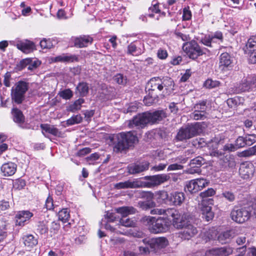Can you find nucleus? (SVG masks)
Listing matches in <instances>:
<instances>
[{"mask_svg":"<svg viewBox=\"0 0 256 256\" xmlns=\"http://www.w3.org/2000/svg\"><path fill=\"white\" fill-rule=\"evenodd\" d=\"M144 178L148 180V181H142L140 179H135L133 181L128 180L116 184L115 188L118 190L140 188H153L168 181L170 179V176L167 174H160L152 176H146Z\"/></svg>","mask_w":256,"mask_h":256,"instance_id":"f257e3e1","label":"nucleus"},{"mask_svg":"<svg viewBox=\"0 0 256 256\" xmlns=\"http://www.w3.org/2000/svg\"><path fill=\"white\" fill-rule=\"evenodd\" d=\"M113 150L116 153L126 152L138 140V138L130 132H120L112 138Z\"/></svg>","mask_w":256,"mask_h":256,"instance_id":"f03ea898","label":"nucleus"},{"mask_svg":"<svg viewBox=\"0 0 256 256\" xmlns=\"http://www.w3.org/2000/svg\"><path fill=\"white\" fill-rule=\"evenodd\" d=\"M140 222L148 228L152 234H160L166 232L170 229V222L166 218L159 217L156 218L150 216H144Z\"/></svg>","mask_w":256,"mask_h":256,"instance_id":"7ed1b4c3","label":"nucleus"},{"mask_svg":"<svg viewBox=\"0 0 256 256\" xmlns=\"http://www.w3.org/2000/svg\"><path fill=\"white\" fill-rule=\"evenodd\" d=\"M215 194V190L213 188H210L200 194V197L202 198L200 205L202 218L208 222L212 220L214 216V214L212 210V208L210 206L213 204L214 200L208 198L214 196Z\"/></svg>","mask_w":256,"mask_h":256,"instance_id":"20e7f679","label":"nucleus"},{"mask_svg":"<svg viewBox=\"0 0 256 256\" xmlns=\"http://www.w3.org/2000/svg\"><path fill=\"white\" fill-rule=\"evenodd\" d=\"M202 131V126L200 122L188 124L180 128L176 139L177 141L183 142L200 134Z\"/></svg>","mask_w":256,"mask_h":256,"instance_id":"39448f33","label":"nucleus"},{"mask_svg":"<svg viewBox=\"0 0 256 256\" xmlns=\"http://www.w3.org/2000/svg\"><path fill=\"white\" fill-rule=\"evenodd\" d=\"M173 80L168 77H154L150 79L147 83L146 88L148 92H160L164 88L168 90L174 84Z\"/></svg>","mask_w":256,"mask_h":256,"instance_id":"423d86ee","label":"nucleus"},{"mask_svg":"<svg viewBox=\"0 0 256 256\" xmlns=\"http://www.w3.org/2000/svg\"><path fill=\"white\" fill-rule=\"evenodd\" d=\"M182 50L188 57L195 60L205 54L204 50L207 49L202 48L196 40H192L183 44Z\"/></svg>","mask_w":256,"mask_h":256,"instance_id":"0eeeda50","label":"nucleus"},{"mask_svg":"<svg viewBox=\"0 0 256 256\" xmlns=\"http://www.w3.org/2000/svg\"><path fill=\"white\" fill-rule=\"evenodd\" d=\"M170 215L172 218V224L176 229L180 230L193 220L192 216L189 212L181 214L176 210H171Z\"/></svg>","mask_w":256,"mask_h":256,"instance_id":"6e6552de","label":"nucleus"},{"mask_svg":"<svg viewBox=\"0 0 256 256\" xmlns=\"http://www.w3.org/2000/svg\"><path fill=\"white\" fill-rule=\"evenodd\" d=\"M236 234L234 230H230L222 232L218 236L216 230H209L205 233V236L208 240H217L222 244L229 242L234 238Z\"/></svg>","mask_w":256,"mask_h":256,"instance_id":"1a4fd4ad","label":"nucleus"},{"mask_svg":"<svg viewBox=\"0 0 256 256\" xmlns=\"http://www.w3.org/2000/svg\"><path fill=\"white\" fill-rule=\"evenodd\" d=\"M118 213L122 215V218L120 220V223L126 227H135L136 221L132 219L128 218V214H134L136 212V209L133 206H122L116 209Z\"/></svg>","mask_w":256,"mask_h":256,"instance_id":"9d476101","label":"nucleus"},{"mask_svg":"<svg viewBox=\"0 0 256 256\" xmlns=\"http://www.w3.org/2000/svg\"><path fill=\"white\" fill-rule=\"evenodd\" d=\"M28 88V84L20 80L12 89V100L17 104H22L24 100L25 94Z\"/></svg>","mask_w":256,"mask_h":256,"instance_id":"9b49d317","label":"nucleus"},{"mask_svg":"<svg viewBox=\"0 0 256 256\" xmlns=\"http://www.w3.org/2000/svg\"><path fill=\"white\" fill-rule=\"evenodd\" d=\"M148 124H150V120L148 111L138 114L128 122V126L131 128L136 127L142 129Z\"/></svg>","mask_w":256,"mask_h":256,"instance_id":"f8f14e48","label":"nucleus"},{"mask_svg":"<svg viewBox=\"0 0 256 256\" xmlns=\"http://www.w3.org/2000/svg\"><path fill=\"white\" fill-rule=\"evenodd\" d=\"M148 124H150V120L148 111L138 114L128 122V126L131 128L136 127L142 129Z\"/></svg>","mask_w":256,"mask_h":256,"instance_id":"ddd939ff","label":"nucleus"},{"mask_svg":"<svg viewBox=\"0 0 256 256\" xmlns=\"http://www.w3.org/2000/svg\"><path fill=\"white\" fill-rule=\"evenodd\" d=\"M178 232V237L184 240H189L198 233L197 228L193 224L192 221L182 228Z\"/></svg>","mask_w":256,"mask_h":256,"instance_id":"4468645a","label":"nucleus"},{"mask_svg":"<svg viewBox=\"0 0 256 256\" xmlns=\"http://www.w3.org/2000/svg\"><path fill=\"white\" fill-rule=\"evenodd\" d=\"M206 164V160L201 156H198L190 162L189 166L190 168L188 169L187 172L190 174H200L202 170L201 166Z\"/></svg>","mask_w":256,"mask_h":256,"instance_id":"2eb2a0df","label":"nucleus"},{"mask_svg":"<svg viewBox=\"0 0 256 256\" xmlns=\"http://www.w3.org/2000/svg\"><path fill=\"white\" fill-rule=\"evenodd\" d=\"M150 162L146 160L137 162L128 166V172L130 174H136L148 170Z\"/></svg>","mask_w":256,"mask_h":256,"instance_id":"dca6fc26","label":"nucleus"},{"mask_svg":"<svg viewBox=\"0 0 256 256\" xmlns=\"http://www.w3.org/2000/svg\"><path fill=\"white\" fill-rule=\"evenodd\" d=\"M144 241L150 246L152 250H154L158 248H164L168 244V240L164 237L156 238H144Z\"/></svg>","mask_w":256,"mask_h":256,"instance_id":"f3484780","label":"nucleus"},{"mask_svg":"<svg viewBox=\"0 0 256 256\" xmlns=\"http://www.w3.org/2000/svg\"><path fill=\"white\" fill-rule=\"evenodd\" d=\"M148 112L150 125L160 124L168 116L166 112L163 110Z\"/></svg>","mask_w":256,"mask_h":256,"instance_id":"a211bd4d","label":"nucleus"},{"mask_svg":"<svg viewBox=\"0 0 256 256\" xmlns=\"http://www.w3.org/2000/svg\"><path fill=\"white\" fill-rule=\"evenodd\" d=\"M222 140H218V139L212 140L207 142V146L210 150V155L212 156H214L218 158H221L224 156V153L222 150H218V144H222Z\"/></svg>","mask_w":256,"mask_h":256,"instance_id":"6ab92c4d","label":"nucleus"},{"mask_svg":"<svg viewBox=\"0 0 256 256\" xmlns=\"http://www.w3.org/2000/svg\"><path fill=\"white\" fill-rule=\"evenodd\" d=\"M252 164L250 163H241V178L246 180V184L244 186L246 188H248L251 184L249 179L252 172Z\"/></svg>","mask_w":256,"mask_h":256,"instance_id":"aec40b11","label":"nucleus"},{"mask_svg":"<svg viewBox=\"0 0 256 256\" xmlns=\"http://www.w3.org/2000/svg\"><path fill=\"white\" fill-rule=\"evenodd\" d=\"M17 48L25 54H29L36 50L34 43L28 40L18 42L16 44Z\"/></svg>","mask_w":256,"mask_h":256,"instance_id":"412c9836","label":"nucleus"},{"mask_svg":"<svg viewBox=\"0 0 256 256\" xmlns=\"http://www.w3.org/2000/svg\"><path fill=\"white\" fill-rule=\"evenodd\" d=\"M186 199L185 194L183 192L176 191L170 192V204L174 206H180Z\"/></svg>","mask_w":256,"mask_h":256,"instance_id":"4be33fe9","label":"nucleus"},{"mask_svg":"<svg viewBox=\"0 0 256 256\" xmlns=\"http://www.w3.org/2000/svg\"><path fill=\"white\" fill-rule=\"evenodd\" d=\"M32 216L33 214L28 210H22L18 212L15 216L16 225L24 226V223L28 220Z\"/></svg>","mask_w":256,"mask_h":256,"instance_id":"5701e85b","label":"nucleus"},{"mask_svg":"<svg viewBox=\"0 0 256 256\" xmlns=\"http://www.w3.org/2000/svg\"><path fill=\"white\" fill-rule=\"evenodd\" d=\"M17 165L12 162L3 164L1 167V171L4 176H9L14 175L16 172Z\"/></svg>","mask_w":256,"mask_h":256,"instance_id":"b1692460","label":"nucleus"},{"mask_svg":"<svg viewBox=\"0 0 256 256\" xmlns=\"http://www.w3.org/2000/svg\"><path fill=\"white\" fill-rule=\"evenodd\" d=\"M93 38L89 36H83L77 38L74 40V46L78 48L86 47L92 44Z\"/></svg>","mask_w":256,"mask_h":256,"instance_id":"393cba45","label":"nucleus"},{"mask_svg":"<svg viewBox=\"0 0 256 256\" xmlns=\"http://www.w3.org/2000/svg\"><path fill=\"white\" fill-rule=\"evenodd\" d=\"M40 127L42 130V134L46 136L47 137L46 135H45L44 131L46 132H48L49 134H52V135L56 136H60L61 134L59 130L54 126L50 125L48 124H41L40 125Z\"/></svg>","mask_w":256,"mask_h":256,"instance_id":"a878e982","label":"nucleus"},{"mask_svg":"<svg viewBox=\"0 0 256 256\" xmlns=\"http://www.w3.org/2000/svg\"><path fill=\"white\" fill-rule=\"evenodd\" d=\"M54 61L55 62H78V58L76 55L72 54H62L54 58Z\"/></svg>","mask_w":256,"mask_h":256,"instance_id":"bb28decb","label":"nucleus"},{"mask_svg":"<svg viewBox=\"0 0 256 256\" xmlns=\"http://www.w3.org/2000/svg\"><path fill=\"white\" fill-rule=\"evenodd\" d=\"M89 92L88 84L86 82H80L76 86V93L81 97L86 96Z\"/></svg>","mask_w":256,"mask_h":256,"instance_id":"cd10ccee","label":"nucleus"},{"mask_svg":"<svg viewBox=\"0 0 256 256\" xmlns=\"http://www.w3.org/2000/svg\"><path fill=\"white\" fill-rule=\"evenodd\" d=\"M12 114L13 120L18 124H23L24 122V116L22 112L17 108H14L12 110Z\"/></svg>","mask_w":256,"mask_h":256,"instance_id":"c85d7f7f","label":"nucleus"},{"mask_svg":"<svg viewBox=\"0 0 256 256\" xmlns=\"http://www.w3.org/2000/svg\"><path fill=\"white\" fill-rule=\"evenodd\" d=\"M232 63L230 55L227 52L222 53L220 57V66L228 67Z\"/></svg>","mask_w":256,"mask_h":256,"instance_id":"c756f323","label":"nucleus"},{"mask_svg":"<svg viewBox=\"0 0 256 256\" xmlns=\"http://www.w3.org/2000/svg\"><path fill=\"white\" fill-rule=\"evenodd\" d=\"M245 54L248 52L256 50V36H251L246 44V46L243 48Z\"/></svg>","mask_w":256,"mask_h":256,"instance_id":"7c9ffc66","label":"nucleus"},{"mask_svg":"<svg viewBox=\"0 0 256 256\" xmlns=\"http://www.w3.org/2000/svg\"><path fill=\"white\" fill-rule=\"evenodd\" d=\"M22 239L26 246L32 248L38 244L37 239L32 234L24 236Z\"/></svg>","mask_w":256,"mask_h":256,"instance_id":"2f4dec72","label":"nucleus"},{"mask_svg":"<svg viewBox=\"0 0 256 256\" xmlns=\"http://www.w3.org/2000/svg\"><path fill=\"white\" fill-rule=\"evenodd\" d=\"M158 93L148 92V94L144 99V102L146 106H150L158 102Z\"/></svg>","mask_w":256,"mask_h":256,"instance_id":"473e14b6","label":"nucleus"},{"mask_svg":"<svg viewBox=\"0 0 256 256\" xmlns=\"http://www.w3.org/2000/svg\"><path fill=\"white\" fill-rule=\"evenodd\" d=\"M197 186L194 180H191L186 183L184 186V190L192 194H195L200 190Z\"/></svg>","mask_w":256,"mask_h":256,"instance_id":"72a5a7b5","label":"nucleus"},{"mask_svg":"<svg viewBox=\"0 0 256 256\" xmlns=\"http://www.w3.org/2000/svg\"><path fill=\"white\" fill-rule=\"evenodd\" d=\"M241 141H242V143L241 142V147L244 145L251 146L256 142V135L248 134L244 138L241 136Z\"/></svg>","mask_w":256,"mask_h":256,"instance_id":"f704fd0d","label":"nucleus"},{"mask_svg":"<svg viewBox=\"0 0 256 256\" xmlns=\"http://www.w3.org/2000/svg\"><path fill=\"white\" fill-rule=\"evenodd\" d=\"M84 102V100L82 98H80L74 101V102L70 104L68 108V110L71 112H74L76 110H80L81 108L82 104Z\"/></svg>","mask_w":256,"mask_h":256,"instance_id":"c9c22d12","label":"nucleus"},{"mask_svg":"<svg viewBox=\"0 0 256 256\" xmlns=\"http://www.w3.org/2000/svg\"><path fill=\"white\" fill-rule=\"evenodd\" d=\"M58 220L64 223L68 222L70 218V212L68 208H63L58 212Z\"/></svg>","mask_w":256,"mask_h":256,"instance_id":"e433bc0d","label":"nucleus"},{"mask_svg":"<svg viewBox=\"0 0 256 256\" xmlns=\"http://www.w3.org/2000/svg\"><path fill=\"white\" fill-rule=\"evenodd\" d=\"M248 78H250L249 75L242 78L241 82V92L248 91L252 87V82H246L248 81Z\"/></svg>","mask_w":256,"mask_h":256,"instance_id":"4c0bfd02","label":"nucleus"},{"mask_svg":"<svg viewBox=\"0 0 256 256\" xmlns=\"http://www.w3.org/2000/svg\"><path fill=\"white\" fill-rule=\"evenodd\" d=\"M82 117L80 114H76L72 116L70 118L68 119L66 121V124L68 126H72L76 124H78L82 122Z\"/></svg>","mask_w":256,"mask_h":256,"instance_id":"58836bf2","label":"nucleus"},{"mask_svg":"<svg viewBox=\"0 0 256 256\" xmlns=\"http://www.w3.org/2000/svg\"><path fill=\"white\" fill-rule=\"evenodd\" d=\"M136 194L138 198L146 199V201H150L154 196L153 193L148 191H138Z\"/></svg>","mask_w":256,"mask_h":256,"instance_id":"ea45409f","label":"nucleus"},{"mask_svg":"<svg viewBox=\"0 0 256 256\" xmlns=\"http://www.w3.org/2000/svg\"><path fill=\"white\" fill-rule=\"evenodd\" d=\"M206 103V100L200 101L199 102L195 104L194 106V108L195 109L194 110L200 112H202V113L206 114V111L207 108Z\"/></svg>","mask_w":256,"mask_h":256,"instance_id":"a19ab883","label":"nucleus"},{"mask_svg":"<svg viewBox=\"0 0 256 256\" xmlns=\"http://www.w3.org/2000/svg\"><path fill=\"white\" fill-rule=\"evenodd\" d=\"M240 214V208L237 206H236L231 212L230 216L232 219L238 224L240 223V218L239 214Z\"/></svg>","mask_w":256,"mask_h":256,"instance_id":"79ce46f5","label":"nucleus"},{"mask_svg":"<svg viewBox=\"0 0 256 256\" xmlns=\"http://www.w3.org/2000/svg\"><path fill=\"white\" fill-rule=\"evenodd\" d=\"M137 46L133 42L130 43L128 46L127 54L132 56H138L141 54V52H138Z\"/></svg>","mask_w":256,"mask_h":256,"instance_id":"37998d69","label":"nucleus"},{"mask_svg":"<svg viewBox=\"0 0 256 256\" xmlns=\"http://www.w3.org/2000/svg\"><path fill=\"white\" fill-rule=\"evenodd\" d=\"M240 148V146L238 144H226L224 146L222 152H223L224 153V152H234Z\"/></svg>","mask_w":256,"mask_h":256,"instance_id":"c03bdc74","label":"nucleus"},{"mask_svg":"<svg viewBox=\"0 0 256 256\" xmlns=\"http://www.w3.org/2000/svg\"><path fill=\"white\" fill-rule=\"evenodd\" d=\"M58 94L63 99L70 100L72 97L73 92L70 89L68 88L60 92Z\"/></svg>","mask_w":256,"mask_h":256,"instance_id":"a18cd8bd","label":"nucleus"},{"mask_svg":"<svg viewBox=\"0 0 256 256\" xmlns=\"http://www.w3.org/2000/svg\"><path fill=\"white\" fill-rule=\"evenodd\" d=\"M154 204V202L151 200L146 202L140 201L138 202V206H140V208H141L142 210H146L152 208Z\"/></svg>","mask_w":256,"mask_h":256,"instance_id":"49530a36","label":"nucleus"},{"mask_svg":"<svg viewBox=\"0 0 256 256\" xmlns=\"http://www.w3.org/2000/svg\"><path fill=\"white\" fill-rule=\"evenodd\" d=\"M220 82L218 80H213L211 79L207 80L204 83V86L208 88H212L218 86Z\"/></svg>","mask_w":256,"mask_h":256,"instance_id":"de8ad7c7","label":"nucleus"},{"mask_svg":"<svg viewBox=\"0 0 256 256\" xmlns=\"http://www.w3.org/2000/svg\"><path fill=\"white\" fill-rule=\"evenodd\" d=\"M192 144L195 147L201 148L206 146L207 142L204 140V138H198L193 140Z\"/></svg>","mask_w":256,"mask_h":256,"instance_id":"09e8293b","label":"nucleus"},{"mask_svg":"<svg viewBox=\"0 0 256 256\" xmlns=\"http://www.w3.org/2000/svg\"><path fill=\"white\" fill-rule=\"evenodd\" d=\"M246 252L248 256H256V248H250L246 250V245L241 246V256L244 252Z\"/></svg>","mask_w":256,"mask_h":256,"instance_id":"8fccbe9b","label":"nucleus"},{"mask_svg":"<svg viewBox=\"0 0 256 256\" xmlns=\"http://www.w3.org/2000/svg\"><path fill=\"white\" fill-rule=\"evenodd\" d=\"M114 80L118 84L124 85L126 83V78L121 74H118L114 76Z\"/></svg>","mask_w":256,"mask_h":256,"instance_id":"3c124183","label":"nucleus"},{"mask_svg":"<svg viewBox=\"0 0 256 256\" xmlns=\"http://www.w3.org/2000/svg\"><path fill=\"white\" fill-rule=\"evenodd\" d=\"M219 256H228L232 252V250L229 247H222L218 248Z\"/></svg>","mask_w":256,"mask_h":256,"instance_id":"603ef678","label":"nucleus"},{"mask_svg":"<svg viewBox=\"0 0 256 256\" xmlns=\"http://www.w3.org/2000/svg\"><path fill=\"white\" fill-rule=\"evenodd\" d=\"M158 198L162 199L164 202L170 204V193L168 194L166 191H162L160 192Z\"/></svg>","mask_w":256,"mask_h":256,"instance_id":"864d4df0","label":"nucleus"},{"mask_svg":"<svg viewBox=\"0 0 256 256\" xmlns=\"http://www.w3.org/2000/svg\"><path fill=\"white\" fill-rule=\"evenodd\" d=\"M196 182V185L198 186V188L200 190L202 188L208 186L210 184V182L207 181L204 178H197L194 180Z\"/></svg>","mask_w":256,"mask_h":256,"instance_id":"5fc2aeb1","label":"nucleus"},{"mask_svg":"<svg viewBox=\"0 0 256 256\" xmlns=\"http://www.w3.org/2000/svg\"><path fill=\"white\" fill-rule=\"evenodd\" d=\"M41 48L43 49L50 48L52 47L53 45L50 39H46L44 38L40 43Z\"/></svg>","mask_w":256,"mask_h":256,"instance_id":"6e6d98bb","label":"nucleus"},{"mask_svg":"<svg viewBox=\"0 0 256 256\" xmlns=\"http://www.w3.org/2000/svg\"><path fill=\"white\" fill-rule=\"evenodd\" d=\"M255 150H256V147H254V146L248 149L241 152V157H246L256 154Z\"/></svg>","mask_w":256,"mask_h":256,"instance_id":"4d7b16f0","label":"nucleus"},{"mask_svg":"<svg viewBox=\"0 0 256 256\" xmlns=\"http://www.w3.org/2000/svg\"><path fill=\"white\" fill-rule=\"evenodd\" d=\"M210 35H206L204 38H202L200 40V42L206 46L212 47V42Z\"/></svg>","mask_w":256,"mask_h":256,"instance_id":"13d9d810","label":"nucleus"},{"mask_svg":"<svg viewBox=\"0 0 256 256\" xmlns=\"http://www.w3.org/2000/svg\"><path fill=\"white\" fill-rule=\"evenodd\" d=\"M192 18V12L190 10V8H184L183 9L182 20H189Z\"/></svg>","mask_w":256,"mask_h":256,"instance_id":"bf43d9fd","label":"nucleus"},{"mask_svg":"<svg viewBox=\"0 0 256 256\" xmlns=\"http://www.w3.org/2000/svg\"><path fill=\"white\" fill-rule=\"evenodd\" d=\"M205 114H206L202 113V112L194 110V112L192 114V116L195 120H204L206 118Z\"/></svg>","mask_w":256,"mask_h":256,"instance_id":"052dcab7","label":"nucleus"},{"mask_svg":"<svg viewBox=\"0 0 256 256\" xmlns=\"http://www.w3.org/2000/svg\"><path fill=\"white\" fill-rule=\"evenodd\" d=\"M222 196L229 202H233L235 200L234 194L230 191H225L222 193Z\"/></svg>","mask_w":256,"mask_h":256,"instance_id":"680f3d73","label":"nucleus"},{"mask_svg":"<svg viewBox=\"0 0 256 256\" xmlns=\"http://www.w3.org/2000/svg\"><path fill=\"white\" fill-rule=\"evenodd\" d=\"M246 54L248 55V60L249 63L252 64H256V50L248 52Z\"/></svg>","mask_w":256,"mask_h":256,"instance_id":"e2e57ef3","label":"nucleus"},{"mask_svg":"<svg viewBox=\"0 0 256 256\" xmlns=\"http://www.w3.org/2000/svg\"><path fill=\"white\" fill-rule=\"evenodd\" d=\"M25 186L26 182L22 179L16 180L14 184V186L18 190L23 188Z\"/></svg>","mask_w":256,"mask_h":256,"instance_id":"0e129e2a","label":"nucleus"},{"mask_svg":"<svg viewBox=\"0 0 256 256\" xmlns=\"http://www.w3.org/2000/svg\"><path fill=\"white\" fill-rule=\"evenodd\" d=\"M38 226V230L42 234L46 233L48 231V228L44 222H40Z\"/></svg>","mask_w":256,"mask_h":256,"instance_id":"69168bd1","label":"nucleus"},{"mask_svg":"<svg viewBox=\"0 0 256 256\" xmlns=\"http://www.w3.org/2000/svg\"><path fill=\"white\" fill-rule=\"evenodd\" d=\"M31 62V58H25L20 61L19 64L18 65L19 68L20 70L24 69V68L29 66V64Z\"/></svg>","mask_w":256,"mask_h":256,"instance_id":"338daca9","label":"nucleus"},{"mask_svg":"<svg viewBox=\"0 0 256 256\" xmlns=\"http://www.w3.org/2000/svg\"><path fill=\"white\" fill-rule=\"evenodd\" d=\"M210 37L213 42H214V39H217L220 40L221 42H222L224 37L222 32L220 31H216L214 32L213 34L210 35Z\"/></svg>","mask_w":256,"mask_h":256,"instance_id":"774afa93","label":"nucleus"}]
</instances>
